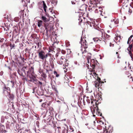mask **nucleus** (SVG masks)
<instances>
[{"label":"nucleus","mask_w":133,"mask_h":133,"mask_svg":"<svg viewBox=\"0 0 133 133\" xmlns=\"http://www.w3.org/2000/svg\"><path fill=\"white\" fill-rule=\"evenodd\" d=\"M51 54L48 53H46L43 50L41 51L38 52V57L39 58L42 60L46 59L48 55H50V56Z\"/></svg>","instance_id":"obj_1"},{"label":"nucleus","mask_w":133,"mask_h":133,"mask_svg":"<svg viewBox=\"0 0 133 133\" xmlns=\"http://www.w3.org/2000/svg\"><path fill=\"white\" fill-rule=\"evenodd\" d=\"M62 130V133H67L68 131L65 130V128L64 127H62V128L59 127H57V129H55V131L56 130H57L58 132H59L61 130V129Z\"/></svg>","instance_id":"obj_2"},{"label":"nucleus","mask_w":133,"mask_h":133,"mask_svg":"<svg viewBox=\"0 0 133 133\" xmlns=\"http://www.w3.org/2000/svg\"><path fill=\"white\" fill-rule=\"evenodd\" d=\"M85 42L83 41L82 39L81 38V42L80 43L81 44V47H83L84 49H86L88 47H87V43L86 41V40L84 41Z\"/></svg>","instance_id":"obj_3"},{"label":"nucleus","mask_w":133,"mask_h":133,"mask_svg":"<svg viewBox=\"0 0 133 133\" xmlns=\"http://www.w3.org/2000/svg\"><path fill=\"white\" fill-rule=\"evenodd\" d=\"M26 69V67H23L22 69V71L23 74L22 76L23 77H25V76H26L28 77V72H30V71H27V72L25 71V69Z\"/></svg>","instance_id":"obj_4"},{"label":"nucleus","mask_w":133,"mask_h":133,"mask_svg":"<svg viewBox=\"0 0 133 133\" xmlns=\"http://www.w3.org/2000/svg\"><path fill=\"white\" fill-rule=\"evenodd\" d=\"M6 132L5 130L4 126L3 125H0V133H5Z\"/></svg>","instance_id":"obj_5"},{"label":"nucleus","mask_w":133,"mask_h":133,"mask_svg":"<svg viewBox=\"0 0 133 133\" xmlns=\"http://www.w3.org/2000/svg\"><path fill=\"white\" fill-rule=\"evenodd\" d=\"M51 24H46L45 25V27L46 31V33L47 35L48 34V32H50Z\"/></svg>","instance_id":"obj_6"},{"label":"nucleus","mask_w":133,"mask_h":133,"mask_svg":"<svg viewBox=\"0 0 133 133\" xmlns=\"http://www.w3.org/2000/svg\"><path fill=\"white\" fill-rule=\"evenodd\" d=\"M93 40L95 42H100L101 43H102L104 44H105V42L104 40L102 41L100 39H99L98 38H93Z\"/></svg>","instance_id":"obj_7"},{"label":"nucleus","mask_w":133,"mask_h":133,"mask_svg":"<svg viewBox=\"0 0 133 133\" xmlns=\"http://www.w3.org/2000/svg\"><path fill=\"white\" fill-rule=\"evenodd\" d=\"M43 68L46 70V72H48L50 71V67L49 65L48 64L44 65L43 66Z\"/></svg>","instance_id":"obj_8"},{"label":"nucleus","mask_w":133,"mask_h":133,"mask_svg":"<svg viewBox=\"0 0 133 133\" xmlns=\"http://www.w3.org/2000/svg\"><path fill=\"white\" fill-rule=\"evenodd\" d=\"M93 61H94V62H95V63H94L92 64H91V62H90V66L93 69H94L95 68V65H96V64L97 65V63L98 64H99L98 63V62L97 61V60H96L95 61V60H93Z\"/></svg>","instance_id":"obj_9"},{"label":"nucleus","mask_w":133,"mask_h":133,"mask_svg":"<svg viewBox=\"0 0 133 133\" xmlns=\"http://www.w3.org/2000/svg\"><path fill=\"white\" fill-rule=\"evenodd\" d=\"M6 97L7 98H9L11 99H14V95H13L11 94L10 93Z\"/></svg>","instance_id":"obj_10"},{"label":"nucleus","mask_w":133,"mask_h":133,"mask_svg":"<svg viewBox=\"0 0 133 133\" xmlns=\"http://www.w3.org/2000/svg\"><path fill=\"white\" fill-rule=\"evenodd\" d=\"M10 92H8V91L6 90L3 89V93L5 95L6 97L10 93Z\"/></svg>","instance_id":"obj_11"},{"label":"nucleus","mask_w":133,"mask_h":133,"mask_svg":"<svg viewBox=\"0 0 133 133\" xmlns=\"http://www.w3.org/2000/svg\"><path fill=\"white\" fill-rule=\"evenodd\" d=\"M43 8L44 11L46 13V9L47 8V7L46 5V4L45 3V2L44 1H43Z\"/></svg>","instance_id":"obj_12"},{"label":"nucleus","mask_w":133,"mask_h":133,"mask_svg":"<svg viewBox=\"0 0 133 133\" xmlns=\"http://www.w3.org/2000/svg\"><path fill=\"white\" fill-rule=\"evenodd\" d=\"M42 24V21L41 20H39L38 22L37 25L39 27H41Z\"/></svg>","instance_id":"obj_13"},{"label":"nucleus","mask_w":133,"mask_h":133,"mask_svg":"<svg viewBox=\"0 0 133 133\" xmlns=\"http://www.w3.org/2000/svg\"><path fill=\"white\" fill-rule=\"evenodd\" d=\"M42 19L45 22H47L48 21L46 18L44 16H42L41 17Z\"/></svg>","instance_id":"obj_14"},{"label":"nucleus","mask_w":133,"mask_h":133,"mask_svg":"<svg viewBox=\"0 0 133 133\" xmlns=\"http://www.w3.org/2000/svg\"><path fill=\"white\" fill-rule=\"evenodd\" d=\"M51 86H52V89L54 90L55 91L58 92V91L57 89L56 88V87L55 85H52Z\"/></svg>","instance_id":"obj_15"},{"label":"nucleus","mask_w":133,"mask_h":133,"mask_svg":"<svg viewBox=\"0 0 133 133\" xmlns=\"http://www.w3.org/2000/svg\"><path fill=\"white\" fill-rule=\"evenodd\" d=\"M51 8H50L49 9V10H48V12H50L52 14H55V13L54 12V11H53V10H52Z\"/></svg>","instance_id":"obj_16"},{"label":"nucleus","mask_w":133,"mask_h":133,"mask_svg":"<svg viewBox=\"0 0 133 133\" xmlns=\"http://www.w3.org/2000/svg\"><path fill=\"white\" fill-rule=\"evenodd\" d=\"M53 59L52 58H50L49 59L50 63L51 65H52V64H53Z\"/></svg>","instance_id":"obj_17"},{"label":"nucleus","mask_w":133,"mask_h":133,"mask_svg":"<svg viewBox=\"0 0 133 133\" xmlns=\"http://www.w3.org/2000/svg\"><path fill=\"white\" fill-rule=\"evenodd\" d=\"M41 76L43 77L44 78H45L46 77V74L44 72H43L41 75Z\"/></svg>","instance_id":"obj_18"},{"label":"nucleus","mask_w":133,"mask_h":133,"mask_svg":"<svg viewBox=\"0 0 133 133\" xmlns=\"http://www.w3.org/2000/svg\"><path fill=\"white\" fill-rule=\"evenodd\" d=\"M54 29V26L53 24H51L50 26V32H51L52 31H53Z\"/></svg>","instance_id":"obj_19"},{"label":"nucleus","mask_w":133,"mask_h":133,"mask_svg":"<svg viewBox=\"0 0 133 133\" xmlns=\"http://www.w3.org/2000/svg\"><path fill=\"white\" fill-rule=\"evenodd\" d=\"M18 72L20 76H22L23 74H22V69L21 70H18Z\"/></svg>","instance_id":"obj_20"},{"label":"nucleus","mask_w":133,"mask_h":133,"mask_svg":"<svg viewBox=\"0 0 133 133\" xmlns=\"http://www.w3.org/2000/svg\"><path fill=\"white\" fill-rule=\"evenodd\" d=\"M3 89L7 91H8V92H10L9 88L8 87H6L5 86V88H4Z\"/></svg>","instance_id":"obj_21"},{"label":"nucleus","mask_w":133,"mask_h":133,"mask_svg":"<svg viewBox=\"0 0 133 133\" xmlns=\"http://www.w3.org/2000/svg\"><path fill=\"white\" fill-rule=\"evenodd\" d=\"M19 18L18 17H16L14 18V21L16 22H18L19 20Z\"/></svg>","instance_id":"obj_22"},{"label":"nucleus","mask_w":133,"mask_h":133,"mask_svg":"<svg viewBox=\"0 0 133 133\" xmlns=\"http://www.w3.org/2000/svg\"><path fill=\"white\" fill-rule=\"evenodd\" d=\"M127 50L128 51V54L130 55V56L131 57V56H132V54L131 52V50H130L128 49V48H127Z\"/></svg>","instance_id":"obj_23"},{"label":"nucleus","mask_w":133,"mask_h":133,"mask_svg":"<svg viewBox=\"0 0 133 133\" xmlns=\"http://www.w3.org/2000/svg\"><path fill=\"white\" fill-rule=\"evenodd\" d=\"M132 46V44L129 45V47L128 48V49L130 50H131Z\"/></svg>","instance_id":"obj_24"},{"label":"nucleus","mask_w":133,"mask_h":133,"mask_svg":"<svg viewBox=\"0 0 133 133\" xmlns=\"http://www.w3.org/2000/svg\"><path fill=\"white\" fill-rule=\"evenodd\" d=\"M54 73L55 75H56V77H58L59 76V75L57 74V72L56 71H54Z\"/></svg>","instance_id":"obj_25"},{"label":"nucleus","mask_w":133,"mask_h":133,"mask_svg":"<svg viewBox=\"0 0 133 133\" xmlns=\"http://www.w3.org/2000/svg\"><path fill=\"white\" fill-rule=\"evenodd\" d=\"M113 21L115 24H117L118 23V20L116 19H113Z\"/></svg>","instance_id":"obj_26"},{"label":"nucleus","mask_w":133,"mask_h":133,"mask_svg":"<svg viewBox=\"0 0 133 133\" xmlns=\"http://www.w3.org/2000/svg\"><path fill=\"white\" fill-rule=\"evenodd\" d=\"M15 44H10V47L11 48V49H12L13 48H14L15 46Z\"/></svg>","instance_id":"obj_27"},{"label":"nucleus","mask_w":133,"mask_h":133,"mask_svg":"<svg viewBox=\"0 0 133 133\" xmlns=\"http://www.w3.org/2000/svg\"><path fill=\"white\" fill-rule=\"evenodd\" d=\"M87 24L89 25L90 26L92 27L91 23L89 21H87ZM91 23L92 24V23Z\"/></svg>","instance_id":"obj_28"},{"label":"nucleus","mask_w":133,"mask_h":133,"mask_svg":"<svg viewBox=\"0 0 133 133\" xmlns=\"http://www.w3.org/2000/svg\"><path fill=\"white\" fill-rule=\"evenodd\" d=\"M22 105L23 107L24 106L25 107H27L29 106V105L28 104L26 105V104H23Z\"/></svg>","instance_id":"obj_29"},{"label":"nucleus","mask_w":133,"mask_h":133,"mask_svg":"<svg viewBox=\"0 0 133 133\" xmlns=\"http://www.w3.org/2000/svg\"><path fill=\"white\" fill-rule=\"evenodd\" d=\"M37 83L38 84H39V85H40L41 86H42L43 84L42 82L38 81H37Z\"/></svg>","instance_id":"obj_30"},{"label":"nucleus","mask_w":133,"mask_h":133,"mask_svg":"<svg viewBox=\"0 0 133 133\" xmlns=\"http://www.w3.org/2000/svg\"><path fill=\"white\" fill-rule=\"evenodd\" d=\"M11 84L12 85V87H13L14 86V84H15L14 82V81H11Z\"/></svg>","instance_id":"obj_31"},{"label":"nucleus","mask_w":133,"mask_h":133,"mask_svg":"<svg viewBox=\"0 0 133 133\" xmlns=\"http://www.w3.org/2000/svg\"><path fill=\"white\" fill-rule=\"evenodd\" d=\"M97 80H98V82L100 84L101 83V79L99 77H97Z\"/></svg>","instance_id":"obj_32"},{"label":"nucleus","mask_w":133,"mask_h":133,"mask_svg":"<svg viewBox=\"0 0 133 133\" xmlns=\"http://www.w3.org/2000/svg\"><path fill=\"white\" fill-rule=\"evenodd\" d=\"M34 2H33L30 5V7L31 8H32L33 7V5H34Z\"/></svg>","instance_id":"obj_33"},{"label":"nucleus","mask_w":133,"mask_h":133,"mask_svg":"<svg viewBox=\"0 0 133 133\" xmlns=\"http://www.w3.org/2000/svg\"><path fill=\"white\" fill-rule=\"evenodd\" d=\"M43 72V71L41 70H39L38 71V72L39 73V74H40V75H41Z\"/></svg>","instance_id":"obj_34"},{"label":"nucleus","mask_w":133,"mask_h":133,"mask_svg":"<svg viewBox=\"0 0 133 133\" xmlns=\"http://www.w3.org/2000/svg\"><path fill=\"white\" fill-rule=\"evenodd\" d=\"M22 16H21L20 17V18H22V19L23 20L24 19V16L22 13Z\"/></svg>","instance_id":"obj_35"},{"label":"nucleus","mask_w":133,"mask_h":133,"mask_svg":"<svg viewBox=\"0 0 133 133\" xmlns=\"http://www.w3.org/2000/svg\"><path fill=\"white\" fill-rule=\"evenodd\" d=\"M98 75L95 72H94L93 73V74H92V75L93 76H95V77H96Z\"/></svg>","instance_id":"obj_36"},{"label":"nucleus","mask_w":133,"mask_h":133,"mask_svg":"<svg viewBox=\"0 0 133 133\" xmlns=\"http://www.w3.org/2000/svg\"><path fill=\"white\" fill-rule=\"evenodd\" d=\"M78 20L80 21L79 22H79L81 23L82 22V19L81 18L80 16H79V18L78 19Z\"/></svg>","instance_id":"obj_37"},{"label":"nucleus","mask_w":133,"mask_h":133,"mask_svg":"<svg viewBox=\"0 0 133 133\" xmlns=\"http://www.w3.org/2000/svg\"><path fill=\"white\" fill-rule=\"evenodd\" d=\"M20 58H21V59L22 61L23 62H24V57H22L21 56Z\"/></svg>","instance_id":"obj_38"},{"label":"nucleus","mask_w":133,"mask_h":133,"mask_svg":"<svg viewBox=\"0 0 133 133\" xmlns=\"http://www.w3.org/2000/svg\"><path fill=\"white\" fill-rule=\"evenodd\" d=\"M133 36V35H131L130 36V37L129 38L128 40H129L131 41V39L132 38Z\"/></svg>","instance_id":"obj_39"},{"label":"nucleus","mask_w":133,"mask_h":133,"mask_svg":"<svg viewBox=\"0 0 133 133\" xmlns=\"http://www.w3.org/2000/svg\"><path fill=\"white\" fill-rule=\"evenodd\" d=\"M46 105V104H45V103H43L42 104V107L45 108V107Z\"/></svg>","instance_id":"obj_40"},{"label":"nucleus","mask_w":133,"mask_h":133,"mask_svg":"<svg viewBox=\"0 0 133 133\" xmlns=\"http://www.w3.org/2000/svg\"><path fill=\"white\" fill-rule=\"evenodd\" d=\"M28 71H30V72H28V77L29 76L30 78V74H31V71L29 70Z\"/></svg>","instance_id":"obj_41"},{"label":"nucleus","mask_w":133,"mask_h":133,"mask_svg":"<svg viewBox=\"0 0 133 133\" xmlns=\"http://www.w3.org/2000/svg\"><path fill=\"white\" fill-rule=\"evenodd\" d=\"M4 122V118L2 117L1 119V122L2 123Z\"/></svg>","instance_id":"obj_42"},{"label":"nucleus","mask_w":133,"mask_h":133,"mask_svg":"<svg viewBox=\"0 0 133 133\" xmlns=\"http://www.w3.org/2000/svg\"><path fill=\"white\" fill-rule=\"evenodd\" d=\"M91 58V56H88L87 57V60H89Z\"/></svg>","instance_id":"obj_43"},{"label":"nucleus","mask_w":133,"mask_h":133,"mask_svg":"<svg viewBox=\"0 0 133 133\" xmlns=\"http://www.w3.org/2000/svg\"><path fill=\"white\" fill-rule=\"evenodd\" d=\"M8 15L7 16H6V15H4V18H6V19H8Z\"/></svg>","instance_id":"obj_44"},{"label":"nucleus","mask_w":133,"mask_h":133,"mask_svg":"<svg viewBox=\"0 0 133 133\" xmlns=\"http://www.w3.org/2000/svg\"><path fill=\"white\" fill-rule=\"evenodd\" d=\"M110 46H114V44H112L111 43H110Z\"/></svg>","instance_id":"obj_45"},{"label":"nucleus","mask_w":133,"mask_h":133,"mask_svg":"<svg viewBox=\"0 0 133 133\" xmlns=\"http://www.w3.org/2000/svg\"><path fill=\"white\" fill-rule=\"evenodd\" d=\"M4 38H2L0 40V42H3V41H4Z\"/></svg>","instance_id":"obj_46"},{"label":"nucleus","mask_w":133,"mask_h":133,"mask_svg":"<svg viewBox=\"0 0 133 133\" xmlns=\"http://www.w3.org/2000/svg\"><path fill=\"white\" fill-rule=\"evenodd\" d=\"M84 49V51H83V52H82V54H83V53H86L87 52V51L85 50L86 49Z\"/></svg>","instance_id":"obj_47"},{"label":"nucleus","mask_w":133,"mask_h":133,"mask_svg":"<svg viewBox=\"0 0 133 133\" xmlns=\"http://www.w3.org/2000/svg\"><path fill=\"white\" fill-rule=\"evenodd\" d=\"M95 29H96V30H97L98 31H100V30L101 29L99 28V27H97L96 28H95Z\"/></svg>","instance_id":"obj_48"},{"label":"nucleus","mask_w":133,"mask_h":133,"mask_svg":"<svg viewBox=\"0 0 133 133\" xmlns=\"http://www.w3.org/2000/svg\"><path fill=\"white\" fill-rule=\"evenodd\" d=\"M130 40H128V41H127V43L128 44H129V45L130 44Z\"/></svg>","instance_id":"obj_49"},{"label":"nucleus","mask_w":133,"mask_h":133,"mask_svg":"<svg viewBox=\"0 0 133 133\" xmlns=\"http://www.w3.org/2000/svg\"><path fill=\"white\" fill-rule=\"evenodd\" d=\"M99 114V115L100 116H101L102 115V113L100 112H98Z\"/></svg>","instance_id":"obj_50"},{"label":"nucleus","mask_w":133,"mask_h":133,"mask_svg":"<svg viewBox=\"0 0 133 133\" xmlns=\"http://www.w3.org/2000/svg\"><path fill=\"white\" fill-rule=\"evenodd\" d=\"M3 74V72L2 71H1L0 72V75L1 76H2Z\"/></svg>","instance_id":"obj_51"},{"label":"nucleus","mask_w":133,"mask_h":133,"mask_svg":"<svg viewBox=\"0 0 133 133\" xmlns=\"http://www.w3.org/2000/svg\"><path fill=\"white\" fill-rule=\"evenodd\" d=\"M74 63L76 65H77V61H74Z\"/></svg>","instance_id":"obj_52"},{"label":"nucleus","mask_w":133,"mask_h":133,"mask_svg":"<svg viewBox=\"0 0 133 133\" xmlns=\"http://www.w3.org/2000/svg\"><path fill=\"white\" fill-rule=\"evenodd\" d=\"M106 37H107V38H109V37H110V35H109L107 34H106Z\"/></svg>","instance_id":"obj_53"},{"label":"nucleus","mask_w":133,"mask_h":133,"mask_svg":"<svg viewBox=\"0 0 133 133\" xmlns=\"http://www.w3.org/2000/svg\"><path fill=\"white\" fill-rule=\"evenodd\" d=\"M71 2V3L72 4H75V3L74 2L72 1Z\"/></svg>","instance_id":"obj_54"},{"label":"nucleus","mask_w":133,"mask_h":133,"mask_svg":"<svg viewBox=\"0 0 133 133\" xmlns=\"http://www.w3.org/2000/svg\"><path fill=\"white\" fill-rule=\"evenodd\" d=\"M35 117H36L37 118L36 119L37 120L39 118V117H37L36 115H35Z\"/></svg>","instance_id":"obj_55"},{"label":"nucleus","mask_w":133,"mask_h":133,"mask_svg":"<svg viewBox=\"0 0 133 133\" xmlns=\"http://www.w3.org/2000/svg\"><path fill=\"white\" fill-rule=\"evenodd\" d=\"M70 129L71 130H72L71 132H73L74 131V130L73 129V128H70Z\"/></svg>","instance_id":"obj_56"},{"label":"nucleus","mask_w":133,"mask_h":133,"mask_svg":"<svg viewBox=\"0 0 133 133\" xmlns=\"http://www.w3.org/2000/svg\"><path fill=\"white\" fill-rule=\"evenodd\" d=\"M56 55V57H58V53H57L56 54V55Z\"/></svg>","instance_id":"obj_57"},{"label":"nucleus","mask_w":133,"mask_h":133,"mask_svg":"<svg viewBox=\"0 0 133 133\" xmlns=\"http://www.w3.org/2000/svg\"><path fill=\"white\" fill-rule=\"evenodd\" d=\"M64 59V57H61V59H62V60H63Z\"/></svg>","instance_id":"obj_58"},{"label":"nucleus","mask_w":133,"mask_h":133,"mask_svg":"<svg viewBox=\"0 0 133 133\" xmlns=\"http://www.w3.org/2000/svg\"><path fill=\"white\" fill-rule=\"evenodd\" d=\"M43 100L42 99H40L39 101V102H41Z\"/></svg>","instance_id":"obj_59"},{"label":"nucleus","mask_w":133,"mask_h":133,"mask_svg":"<svg viewBox=\"0 0 133 133\" xmlns=\"http://www.w3.org/2000/svg\"><path fill=\"white\" fill-rule=\"evenodd\" d=\"M131 60L133 61V57L132 56H131Z\"/></svg>","instance_id":"obj_60"},{"label":"nucleus","mask_w":133,"mask_h":133,"mask_svg":"<svg viewBox=\"0 0 133 133\" xmlns=\"http://www.w3.org/2000/svg\"><path fill=\"white\" fill-rule=\"evenodd\" d=\"M25 51H26L27 50H28V49L27 48H26L25 50Z\"/></svg>","instance_id":"obj_61"},{"label":"nucleus","mask_w":133,"mask_h":133,"mask_svg":"<svg viewBox=\"0 0 133 133\" xmlns=\"http://www.w3.org/2000/svg\"><path fill=\"white\" fill-rule=\"evenodd\" d=\"M91 104H93V101H91Z\"/></svg>","instance_id":"obj_62"},{"label":"nucleus","mask_w":133,"mask_h":133,"mask_svg":"<svg viewBox=\"0 0 133 133\" xmlns=\"http://www.w3.org/2000/svg\"><path fill=\"white\" fill-rule=\"evenodd\" d=\"M88 61V64H89V60H87Z\"/></svg>","instance_id":"obj_63"},{"label":"nucleus","mask_w":133,"mask_h":133,"mask_svg":"<svg viewBox=\"0 0 133 133\" xmlns=\"http://www.w3.org/2000/svg\"><path fill=\"white\" fill-rule=\"evenodd\" d=\"M20 131V132H21V130H20L19 131H18V132H19Z\"/></svg>","instance_id":"obj_64"}]
</instances>
